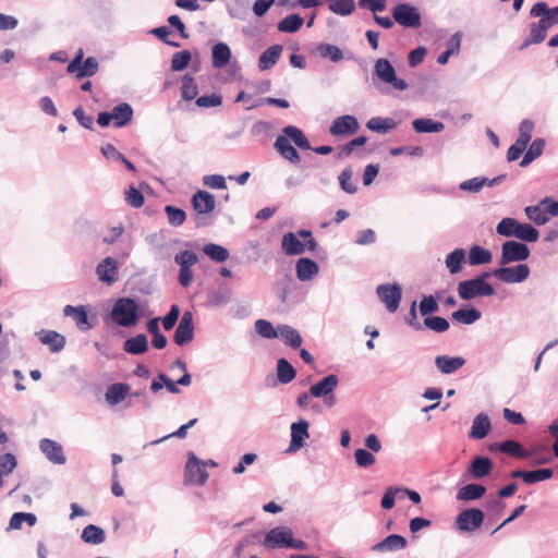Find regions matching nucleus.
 <instances>
[{"mask_svg":"<svg viewBox=\"0 0 558 558\" xmlns=\"http://www.w3.org/2000/svg\"><path fill=\"white\" fill-rule=\"evenodd\" d=\"M532 17H539L538 22L532 23L529 39L523 47L530 44H541L547 36V31L558 24V5L549 8L544 1L536 2L530 11Z\"/></svg>","mask_w":558,"mask_h":558,"instance_id":"obj_1","label":"nucleus"},{"mask_svg":"<svg viewBox=\"0 0 558 558\" xmlns=\"http://www.w3.org/2000/svg\"><path fill=\"white\" fill-rule=\"evenodd\" d=\"M291 141L301 149H312L303 131L294 125H287L282 129V134L276 138L274 147L282 158L291 163L298 165L301 161V157L291 145Z\"/></svg>","mask_w":558,"mask_h":558,"instance_id":"obj_2","label":"nucleus"},{"mask_svg":"<svg viewBox=\"0 0 558 558\" xmlns=\"http://www.w3.org/2000/svg\"><path fill=\"white\" fill-rule=\"evenodd\" d=\"M111 319L121 327H133L138 323V304L134 299L120 298L113 304Z\"/></svg>","mask_w":558,"mask_h":558,"instance_id":"obj_3","label":"nucleus"},{"mask_svg":"<svg viewBox=\"0 0 558 558\" xmlns=\"http://www.w3.org/2000/svg\"><path fill=\"white\" fill-rule=\"evenodd\" d=\"M489 272H483L478 277L461 281L458 284V293L462 300H472L477 296H489L494 294V288L486 282Z\"/></svg>","mask_w":558,"mask_h":558,"instance_id":"obj_4","label":"nucleus"},{"mask_svg":"<svg viewBox=\"0 0 558 558\" xmlns=\"http://www.w3.org/2000/svg\"><path fill=\"white\" fill-rule=\"evenodd\" d=\"M301 238L306 239L305 243H302L293 232H288L282 238V251L286 255H299L302 254L305 248L313 252L316 250L317 243L312 236V232L308 230H300L298 233Z\"/></svg>","mask_w":558,"mask_h":558,"instance_id":"obj_5","label":"nucleus"},{"mask_svg":"<svg viewBox=\"0 0 558 558\" xmlns=\"http://www.w3.org/2000/svg\"><path fill=\"white\" fill-rule=\"evenodd\" d=\"M205 466L206 463L201 461L193 452H191L184 468V485L203 486L208 478V473Z\"/></svg>","mask_w":558,"mask_h":558,"instance_id":"obj_6","label":"nucleus"},{"mask_svg":"<svg viewBox=\"0 0 558 558\" xmlns=\"http://www.w3.org/2000/svg\"><path fill=\"white\" fill-rule=\"evenodd\" d=\"M484 518L481 509H464L457 515L454 525L460 532L472 533L482 526Z\"/></svg>","mask_w":558,"mask_h":558,"instance_id":"obj_7","label":"nucleus"},{"mask_svg":"<svg viewBox=\"0 0 558 558\" xmlns=\"http://www.w3.org/2000/svg\"><path fill=\"white\" fill-rule=\"evenodd\" d=\"M375 73L380 81L390 84L397 90H405L408 88V83L397 77L393 66L387 59L381 58L376 61Z\"/></svg>","mask_w":558,"mask_h":558,"instance_id":"obj_8","label":"nucleus"},{"mask_svg":"<svg viewBox=\"0 0 558 558\" xmlns=\"http://www.w3.org/2000/svg\"><path fill=\"white\" fill-rule=\"evenodd\" d=\"M392 16L403 27L418 28L422 25L417 9L407 3L396 5L392 10Z\"/></svg>","mask_w":558,"mask_h":558,"instance_id":"obj_9","label":"nucleus"},{"mask_svg":"<svg viewBox=\"0 0 558 558\" xmlns=\"http://www.w3.org/2000/svg\"><path fill=\"white\" fill-rule=\"evenodd\" d=\"M530 256V248L526 244L515 241H507L502 244L501 259L502 265L522 262L527 259Z\"/></svg>","mask_w":558,"mask_h":558,"instance_id":"obj_10","label":"nucleus"},{"mask_svg":"<svg viewBox=\"0 0 558 558\" xmlns=\"http://www.w3.org/2000/svg\"><path fill=\"white\" fill-rule=\"evenodd\" d=\"M494 277L502 282L514 283L524 281L530 275V268L525 264L513 267H501L492 272Z\"/></svg>","mask_w":558,"mask_h":558,"instance_id":"obj_11","label":"nucleus"},{"mask_svg":"<svg viewBox=\"0 0 558 558\" xmlns=\"http://www.w3.org/2000/svg\"><path fill=\"white\" fill-rule=\"evenodd\" d=\"M377 294L389 312L393 313L398 310L402 295L399 284H380L377 287Z\"/></svg>","mask_w":558,"mask_h":558,"instance_id":"obj_12","label":"nucleus"},{"mask_svg":"<svg viewBox=\"0 0 558 558\" xmlns=\"http://www.w3.org/2000/svg\"><path fill=\"white\" fill-rule=\"evenodd\" d=\"M292 530L287 526H277L270 530L263 542L267 548L289 547Z\"/></svg>","mask_w":558,"mask_h":558,"instance_id":"obj_13","label":"nucleus"},{"mask_svg":"<svg viewBox=\"0 0 558 558\" xmlns=\"http://www.w3.org/2000/svg\"><path fill=\"white\" fill-rule=\"evenodd\" d=\"M194 337V324L193 314L191 312H184L181 320L174 332V342L178 345H184L193 340Z\"/></svg>","mask_w":558,"mask_h":558,"instance_id":"obj_14","label":"nucleus"},{"mask_svg":"<svg viewBox=\"0 0 558 558\" xmlns=\"http://www.w3.org/2000/svg\"><path fill=\"white\" fill-rule=\"evenodd\" d=\"M359 130L357 119L353 116L345 114L336 118L330 128L329 132L331 135H352L355 134Z\"/></svg>","mask_w":558,"mask_h":558,"instance_id":"obj_15","label":"nucleus"},{"mask_svg":"<svg viewBox=\"0 0 558 558\" xmlns=\"http://www.w3.org/2000/svg\"><path fill=\"white\" fill-rule=\"evenodd\" d=\"M308 426V422L303 418H300L298 422L292 423L291 441L288 451L295 452L303 447L304 440L310 437Z\"/></svg>","mask_w":558,"mask_h":558,"instance_id":"obj_16","label":"nucleus"},{"mask_svg":"<svg viewBox=\"0 0 558 558\" xmlns=\"http://www.w3.org/2000/svg\"><path fill=\"white\" fill-rule=\"evenodd\" d=\"M193 209L198 215H207L215 210L216 201L213 194L207 191H197L191 199Z\"/></svg>","mask_w":558,"mask_h":558,"instance_id":"obj_17","label":"nucleus"},{"mask_svg":"<svg viewBox=\"0 0 558 558\" xmlns=\"http://www.w3.org/2000/svg\"><path fill=\"white\" fill-rule=\"evenodd\" d=\"M512 478H522L525 484H534L537 482L549 480L554 476L551 469H539L534 471L514 470L510 473Z\"/></svg>","mask_w":558,"mask_h":558,"instance_id":"obj_18","label":"nucleus"},{"mask_svg":"<svg viewBox=\"0 0 558 558\" xmlns=\"http://www.w3.org/2000/svg\"><path fill=\"white\" fill-rule=\"evenodd\" d=\"M63 313L66 317H71L81 330L87 331L94 326V324L89 322L87 312L83 305H66L63 310Z\"/></svg>","mask_w":558,"mask_h":558,"instance_id":"obj_19","label":"nucleus"},{"mask_svg":"<svg viewBox=\"0 0 558 558\" xmlns=\"http://www.w3.org/2000/svg\"><path fill=\"white\" fill-rule=\"evenodd\" d=\"M492 451L499 450L504 453L510 454L518 459H525L531 457V451L523 448V446L515 440H505L489 447Z\"/></svg>","mask_w":558,"mask_h":558,"instance_id":"obj_20","label":"nucleus"},{"mask_svg":"<svg viewBox=\"0 0 558 558\" xmlns=\"http://www.w3.org/2000/svg\"><path fill=\"white\" fill-rule=\"evenodd\" d=\"M117 270L118 264L114 258L106 257L98 266L96 267V274L98 279L101 282H106L111 284L117 279Z\"/></svg>","mask_w":558,"mask_h":558,"instance_id":"obj_21","label":"nucleus"},{"mask_svg":"<svg viewBox=\"0 0 558 558\" xmlns=\"http://www.w3.org/2000/svg\"><path fill=\"white\" fill-rule=\"evenodd\" d=\"M492 428V423L487 414L480 413L473 420L469 437L472 439L485 438Z\"/></svg>","mask_w":558,"mask_h":558,"instance_id":"obj_22","label":"nucleus"},{"mask_svg":"<svg viewBox=\"0 0 558 558\" xmlns=\"http://www.w3.org/2000/svg\"><path fill=\"white\" fill-rule=\"evenodd\" d=\"M40 449L53 463L62 464L65 462L62 447L57 441L45 438L40 441Z\"/></svg>","mask_w":558,"mask_h":558,"instance_id":"obj_23","label":"nucleus"},{"mask_svg":"<svg viewBox=\"0 0 558 558\" xmlns=\"http://www.w3.org/2000/svg\"><path fill=\"white\" fill-rule=\"evenodd\" d=\"M408 545L407 539L398 534H390L381 542L373 546L374 551H393L404 549Z\"/></svg>","mask_w":558,"mask_h":558,"instance_id":"obj_24","label":"nucleus"},{"mask_svg":"<svg viewBox=\"0 0 558 558\" xmlns=\"http://www.w3.org/2000/svg\"><path fill=\"white\" fill-rule=\"evenodd\" d=\"M465 363V360L460 356H447V355H440L437 356L435 360V364L437 368L442 374H452L457 372L459 368H461Z\"/></svg>","mask_w":558,"mask_h":558,"instance_id":"obj_25","label":"nucleus"},{"mask_svg":"<svg viewBox=\"0 0 558 558\" xmlns=\"http://www.w3.org/2000/svg\"><path fill=\"white\" fill-rule=\"evenodd\" d=\"M338 385V377L336 375H328L320 381L313 385L310 389L311 396L315 398L325 397L331 393Z\"/></svg>","mask_w":558,"mask_h":558,"instance_id":"obj_26","label":"nucleus"},{"mask_svg":"<svg viewBox=\"0 0 558 558\" xmlns=\"http://www.w3.org/2000/svg\"><path fill=\"white\" fill-rule=\"evenodd\" d=\"M296 276L301 281L314 278L318 272V265L310 258H300L295 266Z\"/></svg>","mask_w":558,"mask_h":558,"instance_id":"obj_27","label":"nucleus"},{"mask_svg":"<svg viewBox=\"0 0 558 558\" xmlns=\"http://www.w3.org/2000/svg\"><path fill=\"white\" fill-rule=\"evenodd\" d=\"M493 462L486 457H475L470 464V472L474 478H482L493 471Z\"/></svg>","mask_w":558,"mask_h":558,"instance_id":"obj_28","label":"nucleus"},{"mask_svg":"<svg viewBox=\"0 0 558 558\" xmlns=\"http://www.w3.org/2000/svg\"><path fill=\"white\" fill-rule=\"evenodd\" d=\"M282 46L274 45L265 50L258 59V68L262 71L272 68L280 58Z\"/></svg>","mask_w":558,"mask_h":558,"instance_id":"obj_29","label":"nucleus"},{"mask_svg":"<svg viewBox=\"0 0 558 558\" xmlns=\"http://www.w3.org/2000/svg\"><path fill=\"white\" fill-rule=\"evenodd\" d=\"M111 114V120L113 121L114 126L121 128L130 122L133 116V109L132 107L122 102L113 108Z\"/></svg>","mask_w":558,"mask_h":558,"instance_id":"obj_30","label":"nucleus"},{"mask_svg":"<svg viewBox=\"0 0 558 558\" xmlns=\"http://www.w3.org/2000/svg\"><path fill=\"white\" fill-rule=\"evenodd\" d=\"M486 493V487L481 484H468L461 487L457 493V499L462 501L476 500Z\"/></svg>","mask_w":558,"mask_h":558,"instance_id":"obj_31","label":"nucleus"},{"mask_svg":"<svg viewBox=\"0 0 558 558\" xmlns=\"http://www.w3.org/2000/svg\"><path fill=\"white\" fill-rule=\"evenodd\" d=\"M130 392V387L126 384H112L106 391V400L109 404L116 405L122 402Z\"/></svg>","mask_w":558,"mask_h":558,"instance_id":"obj_32","label":"nucleus"},{"mask_svg":"<svg viewBox=\"0 0 558 558\" xmlns=\"http://www.w3.org/2000/svg\"><path fill=\"white\" fill-rule=\"evenodd\" d=\"M39 339L44 344L49 345L52 352H59L65 345V338L53 330L40 331Z\"/></svg>","mask_w":558,"mask_h":558,"instance_id":"obj_33","label":"nucleus"},{"mask_svg":"<svg viewBox=\"0 0 558 558\" xmlns=\"http://www.w3.org/2000/svg\"><path fill=\"white\" fill-rule=\"evenodd\" d=\"M231 59V51L228 45L223 43L216 44L213 47V65L217 69L226 66Z\"/></svg>","mask_w":558,"mask_h":558,"instance_id":"obj_34","label":"nucleus"},{"mask_svg":"<svg viewBox=\"0 0 558 558\" xmlns=\"http://www.w3.org/2000/svg\"><path fill=\"white\" fill-rule=\"evenodd\" d=\"M147 349L148 342L145 335H137L123 343V350L131 354H143Z\"/></svg>","mask_w":558,"mask_h":558,"instance_id":"obj_35","label":"nucleus"},{"mask_svg":"<svg viewBox=\"0 0 558 558\" xmlns=\"http://www.w3.org/2000/svg\"><path fill=\"white\" fill-rule=\"evenodd\" d=\"M278 330H279L278 336H280L288 345H290L293 349L301 347L302 337L296 329H294L288 325H280L278 327Z\"/></svg>","mask_w":558,"mask_h":558,"instance_id":"obj_36","label":"nucleus"},{"mask_svg":"<svg viewBox=\"0 0 558 558\" xmlns=\"http://www.w3.org/2000/svg\"><path fill=\"white\" fill-rule=\"evenodd\" d=\"M412 125L417 133H437L445 129L444 123L426 118L414 120Z\"/></svg>","mask_w":558,"mask_h":558,"instance_id":"obj_37","label":"nucleus"},{"mask_svg":"<svg viewBox=\"0 0 558 558\" xmlns=\"http://www.w3.org/2000/svg\"><path fill=\"white\" fill-rule=\"evenodd\" d=\"M366 126L374 132L387 133L397 126V122L391 118L375 117L367 121Z\"/></svg>","mask_w":558,"mask_h":558,"instance_id":"obj_38","label":"nucleus"},{"mask_svg":"<svg viewBox=\"0 0 558 558\" xmlns=\"http://www.w3.org/2000/svg\"><path fill=\"white\" fill-rule=\"evenodd\" d=\"M544 147H545L544 140H542V138L534 140L532 142V144L530 145L527 151L523 156V159L521 160L520 166L521 167L529 166L533 160H535L543 154Z\"/></svg>","mask_w":558,"mask_h":558,"instance_id":"obj_39","label":"nucleus"},{"mask_svg":"<svg viewBox=\"0 0 558 558\" xmlns=\"http://www.w3.org/2000/svg\"><path fill=\"white\" fill-rule=\"evenodd\" d=\"M82 539L88 544H101L105 541V532L99 526L88 524L82 532Z\"/></svg>","mask_w":558,"mask_h":558,"instance_id":"obj_40","label":"nucleus"},{"mask_svg":"<svg viewBox=\"0 0 558 558\" xmlns=\"http://www.w3.org/2000/svg\"><path fill=\"white\" fill-rule=\"evenodd\" d=\"M203 252L208 257H210V259H213L217 263H223L230 256L229 251L226 247H223L219 244H215V243H209V244L204 245Z\"/></svg>","mask_w":558,"mask_h":558,"instance_id":"obj_41","label":"nucleus"},{"mask_svg":"<svg viewBox=\"0 0 558 558\" xmlns=\"http://www.w3.org/2000/svg\"><path fill=\"white\" fill-rule=\"evenodd\" d=\"M295 369L293 366L286 360L280 359L277 363V377L281 384H288L295 378Z\"/></svg>","mask_w":558,"mask_h":558,"instance_id":"obj_42","label":"nucleus"},{"mask_svg":"<svg viewBox=\"0 0 558 558\" xmlns=\"http://www.w3.org/2000/svg\"><path fill=\"white\" fill-rule=\"evenodd\" d=\"M514 232L513 236L526 242H536L539 236V232L527 223L517 222Z\"/></svg>","mask_w":558,"mask_h":558,"instance_id":"obj_43","label":"nucleus"},{"mask_svg":"<svg viewBox=\"0 0 558 558\" xmlns=\"http://www.w3.org/2000/svg\"><path fill=\"white\" fill-rule=\"evenodd\" d=\"M465 259V252L462 248H456L446 257V266L450 274H457L461 270V265Z\"/></svg>","mask_w":558,"mask_h":558,"instance_id":"obj_44","label":"nucleus"},{"mask_svg":"<svg viewBox=\"0 0 558 558\" xmlns=\"http://www.w3.org/2000/svg\"><path fill=\"white\" fill-rule=\"evenodd\" d=\"M303 25V19L299 14H290L278 24V29L283 33H294Z\"/></svg>","mask_w":558,"mask_h":558,"instance_id":"obj_45","label":"nucleus"},{"mask_svg":"<svg viewBox=\"0 0 558 558\" xmlns=\"http://www.w3.org/2000/svg\"><path fill=\"white\" fill-rule=\"evenodd\" d=\"M492 260V254L488 250H485L478 245H474L469 252V263L471 265L487 264Z\"/></svg>","mask_w":558,"mask_h":558,"instance_id":"obj_46","label":"nucleus"},{"mask_svg":"<svg viewBox=\"0 0 558 558\" xmlns=\"http://www.w3.org/2000/svg\"><path fill=\"white\" fill-rule=\"evenodd\" d=\"M525 214L530 220L538 226L545 225L549 219L542 202L536 206H527L525 208Z\"/></svg>","mask_w":558,"mask_h":558,"instance_id":"obj_47","label":"nucleus"},{"mask_svg":"<svg viewBox=\"0 0 558 558\" xmlns=\"http://www.w3.org/2000/svg\"><path fill=\"white\" fill-rule=\"evenodd\" d=\"M481 317V313L475 310V308H470V310H458L456 312L452 313V319L458 322V323H461V324H465V325H471L473 323H475L476 320H478Z\"/></svg>","mask_w":558,"mask_h":558,"instance_id":"obj_48","label":"nucleus"},{"mask_svg":"<svg viewBox=\"0 0 558 558\" xmlns=\"http://www.w3.org/2000/svg\"><path fill=\"white\" fill-rule=\"evenodd\" d=\"M37 518L33 513L28 512H16L10 519V529L19 530L22 527L23 523H27L29 526L35 525Z\"/></svg>","mask_w":558,"mask_h":558,"instance_id":"obj_49","label":"nucleus"},{"mask_svg":"<svg viewBox=\"0 0 558 558\" xmlns=\"http://www.w3.org/2000/svg\"><path fill=\"white\" fill-rule=\"evenodd\" d=\"M317 50L323 58L330 59L333 62H339L343 59V53L340 48L330 44H320Z\"/></svg>","mask_w":558,"mask_h":558,"instance_id":"obj_50","label":"nucleus"},{"mask_svg":"<svg viewBox=\"0 0 558 558\" xmlns=\"http://www.w3.org/2000/svg\"><path fill=\"white\" fill-rule=\"evenodd\" d=\"M533 130H534L533 121L527 120V119L523 120L520 123L519 136H518L515 143H518V144H520V145H522L524 147H527V144H529V142L532 138Z\"/></svg>","mask_w":558,"mask_h":558,"instance_id":"obj_51","label":"nucleus"},{"mask_svg":"<svg viewBox=\"0 0 558 558\" xmlns=\"http://www.w3.org/2000/svg\"><path fill=\"white\" fill-rule=\"evenodd\" d=\"M98 71V61L94 57H88L83 61L81 68L76 70L74 73L77 78H82L84 76H93Z\"/></svg>","mask_w":558,"mask_h":558,"instance_id":"obj_52","label":"nucleus"},{"mask_svg":"<svg viewBox=\"0 0 558 558\" xmlns=\"http://www.w3.org/2000/svg\"><path fill=\"white\" fill-rule=\"evenodd\" d=\"M182 98L185 100H192L196 98L198 94V87L194 81V78L190 75H184L182 80Z\"/></svg>","mask_w":558,"mask_h":558,"instance_id":"obj_53","label":"nucleus"},{"mask_svg":"<svg viewBox=\"0 0 558 558\" xmlns=\"http://www.w3.org/2000/svg\"><path fill=\"white\" fill-rule=\"evenodd\" d=\"M165 211L171 226L179 227L183 225L186 219L185 211L172 205H167Z\"/></svg>","mask_w":558,"mask_h":558,"instance_id":"obj_54","label":"nucleus"},{"mask_svg":"<svg viewBox=\"0 0 558 558\" xmlns=\"http://www.w3.org/2000/svg\"><path fill=\"white\" fill-rule=\"evenodd\" d=\"M255 330L258 335L267 339L277 338L279 333V330H276L272 324L265 319L256 320Z\"/></svg>","mask_w":558,"mask_h":558,"instance_id":"obj_55","label":"nucleus"},{"mask_svg":"<svg viewBox=\"0 0 558 558\" xmlns=\"http://www.w3.org/2000/svg\"><path fill=\"white\" fill-rule=\"evenodd\" d=\"M174 262L180 267L192 268L198 262V257L193 251L184 250L175 254Z\"/></svg>","mask_w":558,"mask_h":558,"instance_id":"obj_56","label":"nucleus"},{"mask_svg":"<svg viewBox=\"0 0 558 558\" xmlns=\"http://www.w3.org/2000/svg\"><path fill=\"white\" fill-rule=\"evenodd\" d=\"M191 60V53L187 50H182L179 52H175L172 56L171 60V70L172 71H182L184 70Z\"/></svg>","mask_w":558,"mask_h":558,"instance_id":"obj_57","label":"nucleus"},{"mask_svg":"<svg viewBox=\"0 0 558 558\" xmlns=\"http://www.w3.org/2000/svg\"><path fill=\"white\" fill-rule=\"evenodd\" d=\"M16 466V459L11 453H5L0 457V486L2 485V477L10 474Z\"/></svg>","mask_w":558,"mask_h":558,"instance_id":"obj_58","label":"nucleus"},{"mask_svg":"<svg viewBox=\"0 0 558 558\" xmlns=\"http://www.w3.org/2000/svg\"><path fill=\"white\" fill-rule=\"evenodd\" d=\"M124 194L126 203L133 208H141L145 203L143 193L134 186L126 190Z\"/></svg>","mask_w":558,"mask_h":558,"instance_id":"obj_59","label":"nucleus"},{"mask_svg":"<svg viewBox=\"0 0 558 558\" xmlns=\"http://www.w3.org/2000/svg\"><path fill=\"white\" fill-rule=\"evenodd\" d=\"M424 325L428 329L434 330L436 332H444V331L448 330V328H449L448 320L446 318L439 317V316L426 317L424 319Z\"/></svg>","mask_w":558,"mask_h":558,"instance_id":"obj_60","label":"nucleus"},{"mask_svg":"<svg viewBox=\"0 0 558 558\" xmlns=\"http://www.w3.org/2000/svg\"><path fill=\"white\" fill-rule=\"evenodd\" d=\"M354 458L356 464L361 468L372 466L376 462L375 456L365 449H356Z\"/></svg>","mask_w":558,"mask_h":558,"instance_id":"obj_61","label":"nucleus"},{"mask_svg":"<svg viewBox=\"0 0 558 558\" xmlns=\"http://www.w3.org/2000/svg\"><path fill=\"white\" fill-rule=\"evenodd\" d=\"M517 220L513 218H504L496 228L498 234L504 236H513L517 226Z\"/></svg>","mask_w":558,"mask_h":558,"instance_id":"obj_62","label":"nucleus"},{"mask_svg":"<svg viewBox=\"0 0 558 558\" xmlns=\"http://www.w3.org/2000/svg\"><path fill=\"white\" fill-rule=\"evenodd\" d=\"M339 183L341 189L349 194H354L357 190L355 184L352 182V171L350 169H344L340 173Z\"/></svg>","mask_w":558,"mask_h":558,"instance_id":"obj_63","label":"nucleus"},{"mask_svg":"<svg viewBox=\"0 0 558 558\" xmlns=\"http://www.w3.org/2000/svg\"><path fill=\"white\" fill-rule=\"evenodd\" d=\"M367 142V137L365 136H359V137H355L353 140H351L349 143H347L345 145H343L339 151V157H347L349 155H351V153L357 147V146H363L365 145Z\"/></svg>","mask_w":558,"mask_h":558,"instance_id":"obj_64","label":"nucleus"}]
</instances>
